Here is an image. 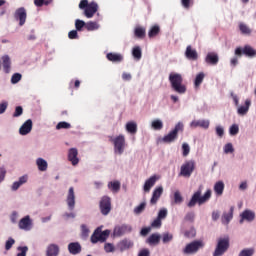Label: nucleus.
<instances>
[{
    "mask_svg": "<svg viewBox=\"0 0 256 256\" xmlns=\"http://www.w3.org/2000/svg\"><path fill=\"white\" fill-rule=\"evenodd\" d=\"M172 91L178 95H185L187 93V86L183 84V76L179 73L171 72L168 77Z\"/></svg>",
    "mask_w": 256,
    "mask_h": 256,
    "instance_id": "nucleus-1",
    "label": "nucleus"
},
{
    "mask_svg": "<svg viewBox=\"0 0 256 256\" xmlns=\"http://www.w3.org/2000/svg\"><path fill=\"white\" fill-rule=\"evenodd\" d=\"M203 193V185H200L198 187V190L194 192L192 195L190 201L188 202L187 206L188 207H195L198 203V205H203L211 199V189H208L203 196H201Z\"/></svg>",
    "mask_w": 256,
    "mask_h": 256,
    "instance_id": "nucleus-2",
    "label": "nucleus"
},
{
    "mask_svg": "<svg viewBox=\"0 0 256 256\" xmlns=\"http://www.w3.org/2000/svg\"><path fill=\"white\" fill-rule=\"evenodd\" d=\"M109 141L114 145V152L118 153V155H123V151H125V136L119 135L116 138L110 136Z\"/></svg>",
    "mask_w": 256,
    "mask_h": 256,
    "instance_id": "nucleus-3",
    "label": "nucleus"
},
{
    "mask_svg": "<svg viewBox=\"0 0 256 256\" xmlns=\"http://www.w3.org/2000/svg\"><path fill=\"white\" fill-rule=\"evenodd\" d=\"M229 249V237L218 239V243L214 250L213 256H222L227 253Z\"/></svg>",
    "mask_w": 256,
    "mask_h": 256,
    "instance_id": "nucleus-4",
    "label": "nucleus"
},
{
    "mask_svg": "<svg viewBox=\"0 0 256 256\" xmlns=\"http://www.w3.org/2000/svg\"><path fill=\"white\" fill-rule=\"evenodd\" d=\"M203 247H205V243H203L201 240H196L187 244L183 250V253L186 255H193V253H197V251H199V249H203Z\"/></svg>",
    "mask_w": 256,
    "mask_h": 256,
    "instance_id": "nucleus-5",
    "label": "nucleus"
},
{
    "mask_svg": "<svg viewBox=\"0 0 256 256\" xmlns=\"http://www.w3.org/2000/svg\"><path fill=\"white\" fill-rule=\"evenodd\" d=\"M193 171H195V162L194 161H186L180 168V177L189 178L193 175Z\"/></svg>",
    "mask_w": 256,
    "mask_h": 256,
    "instance_id": "nucleus-6",
    "label": "nucleus"
},
{
    "mask_svg": "<svg viewBox=\"0 0 256 256\" xmlns=\"http://www.w3.org/2000/svg\"><path fill=\"white\" fill-rule=\"evenodd\" d=\"M99 209L102 215H109L111 213V197L102 196L99 202Z\"/></svg>",
    "mask_w": 256,
    "mask_h": 256,
    "instance_id": "nucleus-7",
    "label": "nucleus"
},
{
    "mask_svg": "<svg viewBox=\"0 0 256 256\" xmlns=\"http://www.w3.org/2000/svg\"><path fill=\"white\" fill-rule=\"evenodd\" d=\"M235 55H237V57H241V55H245L246 57H256V50L249 46V45H245L243 48L238 47L235 49Z\"/></svg>",
    "mask_w": 256,
    "mask_h": 256,
    "instance_id": "nucleus-8",
    "label": "nucleus"
},
{
    "mask_svg": "<svg viewBox=\"0 0 256 256\" xmlns=\"http://www.w3.org/2000/svg\"><path fill=\"white\" fill-rule=\"evenodd\" d=\"M14 19L18 21L19 26L23 27L27 23V9L25 7H20L14 12Z\"/></svg>",
    "mask_w": 256,
    "mask_h": 256,
    "instance_id": "nucleus-9",
    "label": "nucleus"
},
{
    "mask_svg": "<svg viewBox=\"0 0 256 256\" xmlns=\"http://www.w3.org/2000/svg\"><path fill=\"white\" fill-rule=\"evenodd\" d=\"M66 202L69 211H73V209H75V189L73 187H70L68 190Z\"/></svg>",
    "mask_w": 256,
    "mask_h": 256,
    "instance_id": "nucleus-10",
    "label": "nucleus"
},
{
    "mask_svg": "<svg viewBox=\"0 0 256 256\" xmlns=\"http://www.w3.org/2000/svg\"><path fill=\"white\" fill-rule=\"evenodd\" d=\"M99 5L96 2L89 3V6L84 10V15L87 19H92L93 15L97 13Z\"/></svg>",
    "mask_w": 256,
    "mask_h": 256,
    "instance_id": "nucleus-11",
    "label": "nucleus"
},
{
    "mask_svg": "<svg viewBox=\"0 0 256 256\" xmlns=\"http://www.w3.org/2000/svg\"><path fill=\"white\" fill-rule=\"evenodd\" d=\"M79 151L77 148H70L68 150V161L75 167V165H79Z\"/></svg>",
    "mask_w": 256,
    "mask_h": 256,
    "instance_id": "nucleus-12",
    "label": "nucleus"
},
{
    "mask_svg": "<svg viewBox=\"0 0 256 256\" xmlns=\"http://www.w3.org/2000/svg\"><path fill=\"white\" fill-rule=\"evenodd\" d=\"M185 57L188 61H197L199 59V54L197 53V50L191 47V45H188L186 47Z\"/></svg>",
    "mask_w": 256,
    "mask_h": 256,
    "instance_id": "nucleus-13",
    "label": "nucleus"
},
{
    "mask_svg": "<svg viewBox=\"0 0 256 256\" xmlns=\"http://www.w3.org/2000/svg\"><path fill=\"white\" fill-rule=\"evenodd\" d=\"M162 195H163V186L156 187L152 193L150 204L157 205V201L161 199Z\"/></svg>",
    "mask_w": 256,
    "mask_h": 256,
    "instance_id": "nucleus-14",
    "label": "nucleus"
},
{
    "mask_svg": "<svg viewBox=\"0 0 256 256\" xmlns=\"http://www.w3.org/2000/svg\"><path fill=\"white\" fill-rule=\"evenodd\" d=\"M68 251L70 255H79L82 251L81 244L79 242H71L68 244Z\"/></svg>",
    "mask_w": 256,
    "mask_h": 256,
    "instance_id": "nucleus-15",
    "label": "nucleus"
},
{
    "mask_svg": "<svg viewBox=\"0 0 256 256\" xmlns=\"http://www.w3.org/2000/svg\"><path fill=\"white\" fill-rule=\"evenodd\" d=\"M207 65H217L219 63V55L217 53L209 52L205 57Z\"/></svg>",
    "mask_w": 256,
    "mask_h": 256,
    "instance_id": "nucleus-16",
    "label": "nucleus"
},
{
    "mask_svg": "<svg viewBox=\"0 0 256 256\" xmlns=\"http://www.w3.org/2000/svg\"><path fill=\"white\" fill-rule=\"evenodd\" d=\"M240 217H241L240 223H243V221L251 222L255 220V212L251 210H244L240 215Z\"/></svg>",
    "mask_w": 256,
    "mask_h": 256,
    "instance_id": "nucleus-17",
    "label": "nucleus"
},
{
    "mask_svg": "<svg viewBox=\"0 0 256 256\" xmlns=\"http://www.w3.org/2000/svg\"><path fill=\"white\" fill-rule=\"evenodd\" d=\"M19 229H23L24 231H29L31 229V218L29 216H25L19 221Z\"/></svg>",
    "mask_w": 256,
    "mask_h": 256,
    "instance_id": "nucleus-18",
    "label": "nucleus"
},
{
    "mask_svg": "<svg viewBox=\"0 0 256 256\" xmlns=\"http://www.w3.org/2000/svg\"><path fill=\"white\" fill-rule=\"evenodd\" d=\"M106 59H108V61H111V63H121V61H123V55L110 52L106 55Z\"/></svg>",
    "mask_w": 256,
    "mask_h": 256,
    "instance_id": "nucleus-19",
    "label": "nucleus"
},
{
    "mask_svg": "<svg viewBox=\"0 0 256 256\" xmlns=\"http://www.w3.org/2000/svg\"><path fill=\"white\" fill-rule=\"evenodd\" d=\"M125 233H131V226L122 225L114 229V234L117 235V237H121V235H125Z\"/></svg>",
    "mask_w": 256,
    "mask_h": 256,
    "instance_id": "nucleus-20",
    "label": "nucleus"
},
{
    "mask_svg": "<svg viewBox=\"0 0 256 256\" xmlns=\"http://www.w3.org/2000/svg\"><path fill=\"white\" fill-rule=\"evenodd\" d=\"M209 120H194L190 123V127L197 128L202 127L203 129H209Z\"/></svg>",
    "mask_w": 256,
    "mask_h": 256,
    "instance_id": "nucleus-21",
    "label": "nucleus"
},
{
    "mask_svg": "<svg viewBox=\"0 0 256 256\" xmlns=\"http://www.w3.org/2000/svg\"><path fill=\"white\" fill-rule=\"evenodd\" d=\"M155 183H157V176H152L144 183V191L145 193H149L151 191V188L155 186Z\"/></svg>",
    "mask_w": 256,
    "mask_h": 256,
    "instance_id": "nucleus-22",
    "label": "nucleus"
},
{
    "mask_svg": "<svg viewBox=\"0 0 256 256\" xmlns=\"http://www.w3.org/2000/svg\"><path fill=\"white\" fill-rule=\"evenodd\" d=\"M2 67L4 73H11V58L9 55H5L2 57Z\"/></svg>",
    "mask_w": 256,
    "mask_h": 256,
    "instance_id": "nucleus-23",
    "label": "nucleus"
},
{
    "mask_svg": "<svg viewBox=\"0 0 256 256\" xmlns=\"http://www.w3.org/2000/svg\"><path fill=\"white\" fill-rule=\"evenodd\" d=\"M178 133H179V130L174 129L168 135L164 136L162 141L164 143H173V141H175V139H177Z\"/></svg>",
    "mask_w": 256,
    "mask_h": 256,
    "instance_id": "nucleus-24",
    "label": "nucleus"
},
{
    "mask_svg": "<svg viewBox=\"0 0 256 256\" xmlns=\"http://www.w3.org/2000/svg\"><path fill=\"white\" fill-rule=\"evenodd\" d=\"M59 246L57 244H50L46 250V256H58Z\"/></svg>",
    "mask_w": 256,
    "mask_h": 256,
    "instance_id": "nucleus-25",
    "label": "nucleus"
},
{
    "mask_svg": "<svg viewBox=\"0 0 256 256\" xmlns=\"http://www.w3.org/2000/svg\"><path fill=\"white\" fill-rule=\"evenodd\" d=\"M249 107H251V100L246 99L245 105L240 106L237 110L238 115H247L249 113Z\"/></svg>",
    "mask_w": 256,
    "mask_h": 256,
    "instance_id": "nucleus-26",
    "label": "nucleus"
},
{
    "mask_svg": "<svg viewBox=\"0 0 256 256\" xmlns=\"http://www.w3.org/2000/svg\"><path fill=\"white\" fill-rule=\"evenodd\" d=\"M108 189L113 193H119V191H121V182L118 180L110 181L108 183Z\"/></svg>",
    "mask_w": 256,
    "mask_h": 256,
    "instance_id": "nucleus-27",
    "label": "nucleus"
},
{
    "mask_svg": "<svg viewBox=\"0 0 256 256\" xmlns=\"http://www.w3.org/2000/svg\"><path fill=\"white\" fill-rule=\"evenodd\" d=\"M27 180H28L27 175L20 177L18 181L12 184V187H11L12 191H17V189H19L21 185H25V183H27Z\"/></svg>",
    "mask_w": 256,
    "mask_h": 256,
    "instance_id": "nucleus-28",
    "label": "nucleus"
},
{
    "mask_svg": "<svg viewBox=\"0 0 256 256\" xmlns=\"http://www.w3.org/2000/svg\"><path fill=\"white\" fill-rule=\"evenodd\" d=\"M214 191L216 195L221 197V195H223V191H225V183H223V181L216 182L214 185Z\"/></svg>",
    "mask_w": 256,
    "mask_h": 256,
    "instance_id": "nucleus-29",
    "label": "nucleus"
},
{
    "mask_svg": "<svg viewBox=\"0 0 256 256\" xmlns=\"http://www.w3.org/2000/svg\"><path fill=\"white\" fill-rule=\"evenodd\" d=\"M100 28H101V25L99 24V22H96V21L86 22L87 31H98V29Z\"/></svg>",
    "mask_w": 256,
    "mask_h": 256,
    "instance_id": "nucleus-30",
    "label": "nucleus"
},
{
    "mask_svg": "<svg viewBox=\"0 0 256 256\" xmlns=\"http://www.w3.org/2000/svg\"><path fill=\"white\" fill-rule=\"evenodd\" d=\"M159 241H161V235L159 234H152L147 239L149 245H159Z\"/></svg>",
    "mask_w": 256,
    "mask_h": 256,
    "instance_id": "nucleus-31",
    "label": "nucleus"
},
{
    "mask_svg": "<svg viewBox=\"0 0 256 256\" xmlns=\"http://www.w3.org/2000/svg\"><path fill=\"white\" fill-rule=\"evenodd\" d=\"M132 56L134 57V59H136V61H141V57L143 56V52L141 51L140 46H135L132 49Z\"/></svg>",
    "mask_w": 256,
    "mask_h": 256,
    "instance_id": "nucleus-32",
    "label": "nucleus"
},
{
    "mask_svg": "<svg viewBox=\"0 0 256 256\" xmlns=\"http://www.w3.org/2000/svg\"><path fill=\"white\" fill-rule=\"evenodd\" d=\"M233 211H234V208L231 207L229 213L223 214L222 223H224L225 225H228V223L231 221V219H233Z\"/></svg>",
    "mask_w": 256,
    "mask_h": 256,
    "instance_id": "nucleus-33",
    "label": "nucleus"
},
{
    "mask_svg": "<svg viewBox=\"0 0 256 256\" xmlns=\"http://www.w3.org/2000/svg\"><path fill=\"white\" fill-rule=\"evenodd\" d=\"M159 31H161V28L159 27V25L152 26L148 31V37L150 39H153V37H157V35H159Z\"/></svg>",
    "mask_w": 256,
    "mask_h": 256,
    "instance_id": "nucleus-34",
    "label": "nucleus"
},
{
    "mask_svg": "<svg viewBox=\"0 0 256 256\" xmlns=\"http://www.w3.org/2000/svg\"><path fill=\"white\" fill-rule=\"evenodd\" d=\"M36 165L40 171H46L48 167L47 162L43 158H38L36 160Z\"/></svg>",
    "mask_w": 256,
    "mask_h": 256,
    "instance_id": "nucleus-35",
    "label": "nucleus"
},
{
    "mask_svg": "<svg viewBox=\"0 0 256 256\" xmlns=\"http://www.w3.org/2000/svg\"><path fill=\"white\" fill-rule=\"evenodd\" d=\"M204 79H205V73H203V72L198 73L194 80V86L200 87L201 83H203Z\"/></svg>",
    "mask_w": 256,
    "mask_h": 256,
    "instance_id": "nucleus-36",
    "label": "nucleus"
},
{
    "mask_svg": "<svg viewBox=\"0 0 256 256\" xmlns=\"http://www.w3.org/2000/svg\"><path fill=\"white\" fill-rule=\"evenodd\" d=\"M83 27H85V29H87V23L81 19H76L75 20L76 31H83Z\"/></svg>",
    "mask_w": 256,
    "mask_h": 256,
    "instance_id": "nucleus-37",
    "label": "nucleus"
},
{
    "mask_svg": "<svg viewBox=\"0 0 256 256\" xmlns=\"http://www.w3.org/2000/svg\"><path fill=\"white\" fill-rule=\"evenodd\" d=\"M131 247H133V242H131L130 240H122L120 242V249H121V251H125L127 249H131Z\"/></svg>",
    "mask_w": 256,
    "mask_h": 256,
    "instance_id": "nucleus-38",
    "label": "nucleus"
},
{
    "mask_svg": "<svg viewBox=\"0 0 256 256\" xmlns=\"http://www.w3.org/2000/svg\"><path fill=\"white\" fill-rule=\"evenodd\" d=\"M134 35L138 39H143V37H145V28L144 27H136L134 30Z\"/></svg>",
    "mask_w": 256,
    "mask_h": 256,
    "instance_id": "nucleus-39",
    "label": "nucleus"
},
{
    "mask_svg": "<svg viewBox=\"0 0 256 256\" xmlns=\"http://www.w3.org/2000/svg\"><path fill=\"white\" fill-rule=\"evenodd\" d=\"M173 199L175 205H181V203H183V196L181 195V192L178 190L174 192Z\"/></svg>",
    "mask_w": 256,
    "mask_h": 256,
    "instance_id": "nucleus-40",
    "label": "nucleus"
},
{
    "mask_svg": "<svg viewBox=\"0 0 256 256\" xmlns=\"http://www.w3.org/2000/svg\"><path fill=\"white\" fill-rule=\"evenodd\" d=\"M101 228H97L91 236V243H99L100 241Z\"/></svg>",
    "mask_w": 256,
    "mask_h": 256,
    "instance_id": "nucleus-41",
    "label": "nucleus"
},
{
    "mask_svg": "<svg viewBox=\"0 0 256 256\" xmlns=\"http://www.w3.org/2000/svg\"><path fill=\"white\" fill-rule=\"evenodd\" d=\"M239 29L242 35H251V30L248 28L247 24L240 23Z\"/></svg>",
    "mask_w": 256,
    "mask_h": 256,
    "instance_id": "nucleus-42",
    "label": "nucleus"
},
{
    "mask_svg": "<svg viewBox=\"0 0 256 256\" xmlns=\"http://www.w3.org/2000/svg\"><path fill=\"white\" fill-rule=\"evenodd\" d=\"M252 255H255V249L247 248L240 251L238 256H252Z\"/></svg>",
    "mask_w": 256,
    "mask_h": 256,
    "instance_id": "nucleus-43",
    "label": "nucleus"
},
{
    "mask_svg": "<svg viewBox=\"0 0 256 256\" xmlns=\"http://www.w3.org/2000/svg\"><path fill=\"white\" fill-rule=\"evenodd\" d=\"M22 78L23 75H21V73H14L11 77L12 85H17V83H19V81H21Z\"/></svg>",
    "mask_w": 256,
    "mask_h": 256,
    "instance_id": "nucleus-44",
    "label": "nucleus"
},
{
    "mask_svg": "<svg viewBox=\"0 0 256 256\" xmlns=\"http://www.w3.org/2000/svg\"><path fill=\"white\" fill-rule=\"evenodd\" d=\"M151 128L152 129H163V121H161V119H156V120L152 121Z\"/></svg>",
    "mask_w": 256,
    "mask_h": 256,
    "instance_id": "nucleus-45",
    "label": "nucleus"
},
{
    "mask_svg": "<svg viewBox=\"0 0 256 256\" xmlns=\"http://www.w3.org/2000/svg\"><path fill=\"white\" fill-rule=\"evenodd\" d=\"M170 241H173V234L166 232L162 235V242L164 244L170 243Z\"/></svg>",
    "mask_w": 256,
    "mask_h": 256,
    "instance_id": "nucleus-46",
    "label": "nucleus"
},
{
    "mask_svg": "<svg viewBox=\"0 0 256 256\" xmlns=\"http://www.w3.org/2000/svg\"><path fill=\"white\" fill-rule=\"evenodd\" d=\"M89 228L87 227V225L82 224L81 225V235L83 237V239H87V237H89Z\"/></svg>",
    "mask_w": 256,
    "mask_h": 256,
    "instance_id": "nucleus-47",
    "label": "nucleus"
},
{
    "mask_svg": "<svg viewBox=\"0 0 256 256\" xmlns=\"http://www.w3.org/2000/svg\"><path fill=\"white\" fill-rule=\"evenodd\" d=\"M147 206V203L142 202L140 205H138L135 209H134V213H136L137 215H139V213H143V211H145V207Z\"/></svg>",
    "mask_w": 256,
    "mask_h": 256,
    "instance_id": "nucleus-48",
    "label": "nucleus"
},
{
    "mask_svg": "<svg viewBox=\"0 0 256 256\" xmlns=\"http://www.w3.org/2000/svg\"><path fill=\"white\" fill-rule=\"evenodd\" d=\"M56 129H71V124L69 122H59L56 125Z\"/></svg>",
    "mask_w": 256,
    "mask_h": 256,
    "instance_id": "nucleus-49",
    "label": "nucleus"
},
{
    "mask_svg": "<svg viewBox=\"0 0 256 256\" xmlns=\"http://www.w3.org/2000/svg\"><path fill=\"white\" fill-rule=\"evenodd\" d=\"M18 251H20L17 256H27V252L29 251V247L27 246H19Z\"/></svg>",
    "mask_w": 256,
    "mask_h": 256,
    "instance_id": "nucleus-50",
    "label": "nucleus"
},
{
    "mask_svg": "<svg viewBox=\"0 0 256 256\" xmlns=\"http://www.w3.org/2000/svg\"><path fill=\"white\" fill-rule=\"evenodd\" d=\"M182 155L183 157H187V155H189L191 148L189 147V144L187 143H183L182 144Z\"/></svg>",
    "mask_w": 256,
    "mask_h": 256,
    "instance_id": "nucleus-51",
    "label": "nucleus"
},
{
    "mask_svg": "<svg viewBox=\"0 0 256 256\" xmlns=\"http://www.w3.org/2000/svg\"><path fill=\"white\" fill-rule=\"evenodd\" d=\"M20 129H33V121L31 119L26 120Z\"/></svg>",
    "mask_w": 256,
    "mask_h": 256,
    "instance_id": "nucleus-52",
    "label": "nucleus"
},
{
    "mask_svg": "<svg viewBox=\"0 0 256 256\" xmlns=\"http://www.w3.org/2000/svg\"><path fill=\"white\" fill-rule=\"evenodd\" d=\"M7 107H9L8 101H2L0 103V115H3V113H5V111H7Z\"/></svg>",
    "mask_w": 256,
    "mask_h": 256,
    "instance_id": "nucleus-53",
    "label": "nucleus"
},
{
    "mask_svg": "<svg viewBox=\"0 0 256 256\" xmlns=\"http://www.w3.org/2000/svg\"><path fill=\"white\" fill-rule=\"evenodd\" d=\"M157 218L160 220L166 219L167 218V209L166 208L160 209V211L158 212Z\"/></svg>",
    "mask_w": 256,
    "mask_h": 256,
    "instance_id": "nucleus-54",
    "label": "nucleus"
},
{
    "mask_svg": "<svg viewBox=\"0 0 256 256\" xmlns=\"http://www.w3.org/2000/svg\"><path fill=\"white\" fill-rule=\"evenodd\" d=\"M13 245H15V239L9 238V239L6 241V244H5V249H6V251H9V249H11V247H13Z\"/></svg>",
    "mask_w": 256,
    "mask_h": 256,
    "instance_id": "nucleus-55",
    "label": "nucleus"
},
{
    "mask_svg": "<svg viewBox=\"0 0 256 256\" xmlns=\"http://www.w3.org/2000/svg\"><path fill=\"white\" fill-rule=\"evenodd\" d=\"M184 219H185V221H190V223H193V221H195V213L188 212Z\"/></svg>",
    "mask_w": 256,
    "mask_h": 256,
    "instance_id": "nucleus-56",
    "label": "nucleus"
},
{
    "mask_svg": "<svg viewBox=\"0 0 256 256\" xmlns=\"http://www.w3.org/2000/svg\"><path fill=\"white\" fill-rule=\"evenodd\" d=\"M104 251H106V253H113L115 251V247L113 246V244L107 243L104 246Z\"/></svg>",
    "mask_w": 256,
    "mask_h": 256,
    "instance_id": "nucleus-57",
    "label": "nucleus"
},
{
    "mask_svg": "<svg viewBox=\"0 0 256 256\" xmlns=\"http://www.w3.org/2000/svg\"><path fill=\"white\" fill-rule=\"evenodd\" d=\"M235 150L233 149V144L228 143L224 146V153L229 154L233 153Z\"/></svg>",
    "mask_w": 256,
    "mask_h": 256,
    "instance_id": "nucleus-58",
    "label": "nucleus"
},
{
    "mask_svg": "<svg viewBox=\"0 0 256 256\" xmlns=\"http://www.w3.org/2000/svg\"><path fill=\"white\" fill-rule=\"evenodd\" d=\"M21 115H23V107L17 106L15 108V112L13 114V117H21Z\"/></svg>",
    "mask_w": 256,
    "mask_h": 256,
    "instance_id": "nucleus-59",
    "label": "nucleus"
},
{
    "mask_svg": "<svg viewBox=\"0 0 256 256\" xmlns=\"http://www.w3.org/2000/svg\"><path fill=\"white\" fill-rule=\"evenodd\" d=\"M78 30H72L68 33L69 39H79V34L77 33Z\"/></svg>",
    "mask_w": 256,
    "mask_h": 256,
    "instance_id": "nucleus-60",
    "label": "nucleus"
},
{
    "mask_svg": "<svg viewBox=\"0 0 256 256\" xmlns=\"http://www.w3.org/2000/svg\"><path fill=\"white\" fill-rule=\"evenodd\" d=\"M161 225H162L161 219L158 217L151 223V227H156L157 229H159Z\"/></svg>",
    "mask_w": 256,
    "mask_h": 256,
    "instance_id": "nucleus-61",
    "label": "nucleus"
},
{
    "mask_svg": "<svg viewBox=\"0 0 256 256\" xmlns=\"http://www.w3.org/2000/svg\"><path fill=\"white\" fill-rule=\"evenodd\" d=\"M87 7H89V1L88 0L80 1L79 9H84V11H85Z\"/></svg>",
    "mask_w": 256,
    "mask_h": 256,
    "instance_id": "nucleus-62",
    "label": "nucleus"
},
{
    "mask_svg": "<svg viewBox=\"0 0 256 256\" xmlns=\"http://www.w3.org/2000/svg\"><path fill=\"white\" fill-rule=\"evenodd\" d=\"M126 129H137V122L130 121L126 123Z\"/></svg>",
    "mask_w": 256,
    "mask_h": 256,
    "instance_id": "nucleus-63",
    "label": "nucleus"
},
{
    "mask_svg": "<svg viewBox=\"0 0 256 256\" xmlns=\"http://www.w3.org/2000/svg\"><path fill=\"white\" fill-rule=\"evenodd\" d=\"M133 77L131 76V73L124 72L122 73V79L123 81H131Z\"/></svg>",
    "mask_w": 256,
    "mask_h": 256,
    "instance_id": "nucleus-64",
    "label": "nucleus"
}]
</instances>
